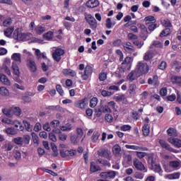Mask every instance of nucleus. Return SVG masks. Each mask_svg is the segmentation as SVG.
Returning <instances> with one entry per match:
<instances>
[{
	"label": "nucleus",
	"instance_id": "obj_4",
	"mask_svg": "<svg viewBox=\"0 0 181 181\" xmlns=\"http://www.w3.org/2000/svg\"><path fill=\"white\" fill-rule=\"evenodd\" d=\"M180 168V161L179 160H172L170 161L168 165H165L164 167V169L167 173H169L170 172H172V169L173 170H177Z\"/></svg>",
	"mask_w": 181,
	"mask_h": 181
},
{
	"label": "nucleus",
	"instance_id": "obj_64",
	"mask_svg": "<svg viewBox=\"0 0 181 181\" xmlns=\"http://www.w3.org/2000/svg\"><path fill=\"white\" fill-rule=\"evenodd\" d=\"M122 63L123 64H131L132 66V58L127 57Z\"/></svg>",
	"mask_w": 181,
	"mask_h": 181
},
{
	"label": "nucleus",
	"instance_id": "obj_63",
	"mask_svg": "<svg viewBox=\"0 0 181 181\" xmlns=\"http://www.w3.org/2000/svg\"><path fill=\"white\" fill-rule=\"evenodd\" d=\"M6 132L8 134V135H15V134H16V132L15 131V129L11 128V127H8L6 129Z\"/></svg>",
	"mask_w": 181,
	"mask_h": 181
},
{
	"label": "nucleus",
	"instance_id": "obj_21",
	"mask_svg": "<svg viewBox=\"0 0 181 181\" xmlns=\"http://www.w3.org/2000/svg\"><path fill=\"white\" fill-rule=\"evenodd\" d=\"M132 66V65L131 64L122 63V66L119 68V71L120 73H126V71H129V70H131Z\"/></svg>",
	"mask_w": 181,
	"mask_h": 181
},
{
	"label": "nucleus",
	"instance_id": "obj_35",
	"mask_svg": "<svg viewBox=\"0 0 181 181\" xmlns=\"http://www.w3.org/2000/svg\"><path fill=\"white\" fill-rule=\"evenodd\" d=\"M12 142L18 145V146H22L23 145V137H16L13 139Z\"/></svg>",
	"mask_w": 181,
	"mask_h": 181
},
{
	"label": "nucleus",
	"instance_id": "obj_44",
	"mask_svg": "<svg viewBox=\"0 0 181 181\" xmlns=\"http://www.w3.org/2000/svg\"><path fill=\"white\" fill-rule=\"evenodd\" d=\"M170 35V28H165L160 33V37H165Z\"/></svg>",
	"mask_w": 181,
	"mask_h": 181
},
{
	"label": "nucleus",
	"instance_id": "obj_51",
	"mask_svg": "<svg viewBox=\"0 0 181 181\" xmlns=\"http://www.w3.org/2000/svg\"><path fill=\"white\" fill-rule=\"evenodd\" d=\"M12 60H14L15 62H19L21 63V54L19 53H14L11 56Z\"/></svg>",
	"mask_w": 181,
	"mask_h": 181
},
{
	"label": "nucleus",
	"instance_id": "obj_1",
	"mask_svg": "<svg viewBox=\"0 0 181 181\" xmlns=\"http://www.w3.org/2000/svg\"><path fill=\"white\" fill-rule=\"evenodd\" d=\"M148 163L151 170H153V172L159 173V175H162L163 171H162L160 165L156 163V160L153 158V153H150L148 155Z\"/></svg>",
	"mask_w": 181,
	"mask_h": 181
},
{
	"label": "nucleus",
	"instance_id": "obj_29",
	"mask_svg": "<svg viewBox=\"0 0 181 181\" xmlns=\"http://www.w3.org/2000/svg\"><path fill=\"white\" fill-rule=\"evenodd\" d=\"M23 124L28 132H32L33 129V126L30 124V122H28V120H23Z\"/></svg>",
	"mask_w": 181,
	"mask_h": 181
},
{
	"label": "nucleus",
	"instance_id": "obj_20",
	"mask_svg": "<svg viewBox=\"0 0 181 181\" xmlns=\"http://www.w3.org/2000/svg\"><path fill=\"white\" fill-rule=\"evenodd\" d=\"M62 73L64 76H70L71 77H76V76H77V73H76L74 70L70 69H64Z\"/></svg>",
	"mask_w": 181,
	"mask_h": 181
},
{
	"label": "nucleus",
	"instance_id": "obj_53",
	"mask_svg": "<svg viewBox=\"0 0 181 181\" xmlns=\"http://www.w3.org/2000/svg\"><path fill=\"white\" fill-rule=\"evenodd\" d=\"M4 146V149H6V151H8L13 148V144H12V143L9 141L6 142Z\"/></svg>",
	"mask_w": 181,
	"mask_h": 181
},
{
	"label": "nucleus",
	"instance_id": "obj_8",
	"mask_svg": "<svg viewBox=\"0 0 181 181\" xmlns=\"http://www.w3.org/2000/svg\"><path fill=\"white\" fill-rule=\"evenodd\" d=\"M114 107H115V102L110 101L103 107V112H104V114L112 112L111 109L114 108Z\"/></svg>",
	"mask_w": 181,
	"mask_h": 181
},
{
	"label": "nucleus",
	"instance_id": "obj_11",
	"mask_svg": "<svg viewBox=\"0 0 181 181\" xmlns=\"http://www.w3.org/2000/svg\"><path fill=\"white\" fill-rule=\"evenodd\" d=\"M138 77H141V74H139L137 71H132L127 76V80H129V81H134L136 80Z\"/></svg>",
	"mask_w": 181,
	"mask_h": 181
},
{
	"label": "nucleus",
	"instance_id": "obj_42",
	"mask_svg": "<svg viewBox=\"0 0 181 181\" xmlns=\"http://www.w3.org/2000/svg\"><path fill=\"white\" fill-rule=\"evenodd\" d=\"M12 111L16 117H20L21 114H22V110L19 107H12Z\"/></svg>",
	"mask_w": 181,
	"mask_h": 181
},
{
	"label": "nucleus",
	"instance_id": "obj_43",
	"mask_svg": "<svg viewBox=\"0 0 181 181\" xmlns=\"http://www.w3.org/2000/svg\"><path fill=\"white\" fill-rule=\"evenodd\" d=\"M167 134H168L170 136H177V132H176V129L173 128H169L167 130Z\"/></svg>",
	"mask_w": 181,
	"mask_h": 181
},
{
	"label": "nucleus",
	"instance_id": "obj_7",
	"mask_svg": "<svg viewBox=\"0 0 181 181\" xmlns=\"http://www.w3.org/2000/svg\"><path fill=\"white\" fill-rule=\"evenodd\" d=\"M4 19H5V17H4L2 14H0V23H2V25L4 26V28H8L12 25L13 21L11 18H7L5 20Z\"/></svg>",
	"mask_w": 181,
	"mask_h": 181
},
{
	"label": "nucleus",
	"instance_id": "obj_49",
	"mask_svg": "<svg viewBox=\"0 0 181 181\" xmlns=\"http://www.w3.org/2000/svg\"><path fill=\"white\" fill-rule=\"evenodd\" d=\"M88 23V25H90V28L93 29V30H95L97 29V20L95 19L89 21V23Z\"/></svg>",
	"mask_w": 181,
	"mask_h": 181
},
{
	"label": "nucleus",
	"instance_id": "obj_47",
	"mask_svg": "<svg viewBox=\"0 0 181 181\" xmlns=\"http://www.w3.org/2000/svg\"><path fill=\"white\" fill-rule=\"evenodd\" d=\"M114 25H115V23H112V22L111 21V18H108L106 19L105 27L107 28V29H111V28H112Z\"/></svg>",
	"mask_w": 181,
	"mask_h": 181
},
{
	"label": "nucleus",
	"instance_id": "obj_59",
	"mask_svg": "<svg viewBox=\"0 0 181 181\" xmlns=\"http://www.w3.org/2000/svg\"><path fill=\"white\" fill-rule=\"evenodd\" d=\"M99 80L100 81H105V80H107V73L101 72L99 74Z\"/></svg>",
	"mask_w": 181,
	"mask_h": 181
},
{
	"label": "nucleus",
	"instance_id": "obj_41",
	"mask_svg": "<svg viewBox=\"0 0 181 181\" xmlns=\"http://www.w3.org/2000/svg\"><path fill=\"white\" fill-rule=\"evenodd\" d=\"M14 28L13 27H10L8 28H6V30H4V35L7 37H11L12 36V33H13Z\"/></svg>",
	"mask_w": 181,
	"mask_h": 181
},
{
	"label": "nucleus",
	"instance_id": "obj_24",
	"mask_svg": "<svg viewBox=\"0 0 181 181\" xmlns=\"http://www.w3.org/2000/svg\"><path fill=\"white\" fill-rule=\"evenodd\" d=\"M153 56H155V52L152 50H148L147 52L145 53L144 59L146 62H149V60H151V59H152Z\"/></svg>",
	"mask_w": 181,
	"mask_h": 181
},
{
	"label": "nucleus",
	"instance_id": "obj_33",
	"mask_svg": "<svg viewBox=\"0 0 181 181\" xmlns=\"http://www.w3.org/2000/svg\"><path fill=\"white\" fill-rule=\"evenodd\" d=\"M173 69H175L177 73L180 71L181 69V62L177 61H174L172 64Z\"/></svg>",
	"mask_w": 181,
	"mask_h": 181
},
{
	"label": "nucleus",
	"instance_id": "obj_9",
	"mask_svg": "<svg viewBox=\"0 0 181 181\" xmlns=\"http://www.w3.org/2000/svg\"><path fill=\"white\" fill-rule=\"evenodd\" d=\"M92 73H93V68L90 65L86 66L85 68L84 73L81 76L83 80H88V77H90Z\"/></svg>",
	"mask_w": 181,
	"mask_h": 181
},
{
	"label": "nucleus",
	"instance_id": "obj_3",
	"mask_svg": "<svg viewBox=\"0 0 181 181\" xmlns=\"http://www.w3.org/2000/svg\"><path fill=\"white\" fill-rule=\"evenodd\" d=\"M137 72L140 76L148 74L149 72V66L147 63L139 62L136 65Z\"/></svg>",
	"mask_w": 181,
	"mask_h": 181
},
{
	"label": "nucleus",
	"instance_id": "obj_60",
	"mask_svg": "<svg viewBox=\"0 0 181 181\" xmlns=\"http://www.w3.org/2000/svg\"><path fill=\"white\" fill-rule=\"evenodd\" d=\"M132 128V127H131V125L124 124L120 127V129H121V131L127 132V131H131Z\"/></svg>",
	"mask_w": 181,
	"mask_h": 181
},
{
	"label": "nucleus",
	"instance_id": "obj_2",
	"mask_svg": "<svg viewBox=\"0 0 181 181\" xmlns=\"http://www.w3.org/2000/svg\"><path fill=\"white\" fill-rule=\"evenodd\" d=\"M32 36V33H23L19 32V28H17L14 31V38L17 39L19 42H26V40H29Z\"/></svg>",
	"mask_w": 181,
	"mask_h": 181
},
{
	"label": "nucleus",
	"instance_id": "obj_55",
	"mask_svg": "<svg viewBox=\"0 0 181 181\" xmlns=\"http://www.w3.org/2000/svg\"><path fill=\"white\" fill-rule=\"evenodd\" d=\"M60 154L62 158H66L69 156V150L67 149H60Z\"/></svg>",
	"mask_w": 181,
	"mask_h": 181
},
{
	"label": "nucleus",
	"instance_id": "obj_34",
	"mask_svg": "<svg viewBox=\"0 0 181 181\" xmlns=\"http://www.w3.org/2000/svg\"><path fill=\"white\" fill-rule=\"evenodd\" d=\"M100 169L101 168H100V166L95 165V163H94V162L90 163V170L93 173H94L95 172H98V170H100Z\"/></svg>",
	"mask_w": 181,
	"mask_h": 181
},
{
	"label": "nucleus",
	"instance_id": "obj_61",
	"mask_svg": "<svg viewBox=\"0 0 181 181\" xmlns=\"http://www.w3.org/2000/svg\"><path fill=\"white\" fill-rule=\"evenodd\" d=\"M124 50L125 52H127V53L132 54L134 53V52H135V48L134 47V46L124 47Z\"/></svg>",
	"mask_w": 181,
	"mask_h": 181
},
{
	"label": "nucleus",
	"instance_id": "obj_58",
	"mask_svg": "<svg viewBox=\"0 0 181 181\" xmlns=\"http://www.w3.org/2000/svg\"><path fill=\"white\" fill-rule=\"evenodd\" d=\"M31 136L33 138L34 144H39V136H37V134H36V133L32 132Z\"/></svg>",
	"mask_w": 181,
	"mask_h": 181
},
{
	"label": "nucleus",
	"instance_id": "obj_32",
	"mask_svg": "<svg viewBox=\"0 0 181 181\" xmlns=\"http://www.w3.org/2000/svg\"><path fill=\"white\" fill-rule=\"evenodd\" d=\"M99 156L106 158V159L110 158V153H108V151L105 149H102L98 151Z\"/></svg>",
	"mask_w": 181,
	"mask_h": 181
},
{
	"label": "nucleus",
	"instance_id": "obj_6",
	"mask_svg": "<svg viewBox=\"0 0 181 181\" xmlns=\"http://www.w3.org/2000/svg\"><path fill=\"white\" fill-rule=\"evenodd\" d=\"M128 39H129L130 40H134V45H135V46H144V42L139 41L136 35L129 33Z\"/></svg>",
	"mask_w": 181,
	"mask_h": 181
},
{
	"label": "nucleus",
	"instance_id": "obj_45",
	"mask_svg": "<svg viewBox=\"0 0 181 181\" xmlns=\"http://www.w3.org/2000/svg\"><path fill=\"white\" fill-rule=\"evenodd\" d=\"M105 120L106 121V122L112 124V122H114V117H112V115L111 114H106L105 115Z\"/></svg>",
	"mask_w": 181,
	"mask_h": 181
},
{
	"label": "nucleus",
	"instance_id": "obj_52",
	"mask_svg": "<svg viewBox=\"0 0 181 181\" xmlns=\"http://www.w3.org/2000/svg\"><path fill=\"white\" fill-rule=\"evenodd\" d=\"M100 132H95L93 134V136L91 137L92 142H95L96 141H98V139L100 138Z\"/></svg>",
	"mask_w": 181,
	"mask_h": 181
},
{
	"label": "nucleus",
	"instance_id": "obj_28",
	"mask_svg": "<svg viewBox=\"0 0 181 181\" xmlns=\"http://www.w3.org/2000/svg\"><path fill=\"white\" fill-rule=\"evenodd\" d=\"M132 162V156L131 155H124V159H123V165L125 166H127V165H129Z\"/></svg>",
	"mask_w": 181,
	"mask_h": 181
},
{
	"label": "nucleus",
	"instance_id": "obj_10",
	"mask_svg": "<svg viewBox=\"0 0 181 181\" xmlns=\"http://www.w3.org/2000/svg\"><path fill=\"white\" fill-rule=\"evenodd\" d=\"M117 175V173L115 171H107L105 173H100V177L104 179H114Z\"/></svg>",
	"mask_w": 181,
	"mask_h": 181
},
{
	"label": "nucleus",
	"instance_id": "obj_16",
	"mask_svg": "<svg viewBox=\"0 0 181 181\" xmlns=\"http://www.w3.org/2000/svg\"><path fill=\"white\" fill-rule=\"evenodd\" d=\"M86 98L79 100L76 101L74 104L76 108H80L81 110H84L86 108L87 103H86Z\"/></svg>",
	"mask_w": 181,
	"mask_h": 181
},
{
	"label": "nucleus",
	"instance_id": "obj_46",
	"mask_svg": "<svg viewBox=\"0 0 181 181\" xmlns=\"http://www.w3.org/2000/svg\"><path fill=\"white\" fill-rule=\"evenodd\" d=\"M97 104H98V98H93L90 101V107L94 108L97 107Z\"/></svg>",
	"mask_w": 181,
	"mask_h": 181
},
{
	"label": "nucleus",
	"instance_id": "obj_14",
	"mask_svg": "<svg viewBox=\"0 0 181 181\" xmlns=\"http://www.w3.org/2000/svg\"><path fill=\"white\" fill-rule=\"evenodd\" d=\"M125 148L127 149H132V151H148L146 147H142L141 146H136V145H125Z\"/></svg>",
	"mask_w": 181,
	"mask_h": 181
},
{
	"label": "nucleus",
	"instance_id": "obj_18",
	"mask_svg": "<svg viewBox=\"0 0 181 181\" xmlns=\"http://www.w3.org/2000/svg\"><path fill=\"white\" fill-rule=\"evenodd\" d=\"M34 32L36 35H43L46 32V27L38 25L34 28Z\"/></svg>",
	"mask_w": 181,
	"mask_h": 181
},
{
	"label": "nucleus",
	"instance_id": "obj_62",
	"mask_svg": "<svg viewBox=\"0 0 181 181\" xmlns=\"http://www.w3.org/2000/svg\"><path fill=\"white\" fill-rule=\"evenodd\" d=\"M34 131L35 132H39L40 131H42V124L39 122H37L34 126Z\"/></svg>",
	"mask_w": 181,
	"mask_h": 181
},
{
	"label": "nucleus",
	"instance_id": "obj_31",
	"mask_svg": "<svg viewBox=\"0 0 181 181\" xmlns=\"http://www.w3.org/2000/svg\"><path fill=\"white\" fill-rule=\"evenodd\" d=\"M0 94L1 95H3V97H9V90H8L5 86H2L0 88Z\"/></svg>",
	"mask_w": 181,
	"mask_h": 181
},
{
	"label": "nucleus",
	"instance_id": "obj_48",
	"mask_svg": "<svg viewBox=\"0 0 181 181\" xmlns=\"http://www.w3.org/2000/svg\"><path fill=\"white\" fill-rule=\"evenodd\" d=\"M30 143V136L28 134H25L23 137V144L25 145H29Z\"/></svg>",
	"mask_w": 181,
	"mask_h": 181
},
{
	"label": "nucleus",
	"instance_id": "obj_26",
	"mask_svg": "<svg viewBox=\"0 0 181 181\" xmlns=\"http://www.w3.org/2000/svg\"><path fill=\"white\" fill-rule=\"evenodd\" d=\"M112 152L115 156H119L122 152L121 146L118 144L115 145L112 148Z\"/></svg>",
	"mask_w": 181,
	"mask_h": 181
},
{
	"label": "nucleus",
	"instance_id": "obj_39",
	"mask_svg": "<svg viewBox=\"0 0 181 181\" xmlns=\"http://www.w3.org/2000/svg\"><path fill=\"white\" fill-rule=\"evenodd\" d=\"M170 80L173 84H181V76H173Z\"/></svg>",
	"mask_w": 181,
	"mask_h": 181
},
{
	"label": "nucleus",
	"instance_id": "obj_13",
	"mask_svg": "<svg viewBox=\"0 0 181 181\" xmlns=\"http://www.w3.org/2000/svg\"><path fill=\"white\" fill-rule=\"evenodd\" d=\"M168 141L175 146V148H181V140L176 138H169L168 139Z\"/></svg>",
	"mask_w": 181,
	"mask_h": 181
},
{
	"label": "nucleus",
	"instance_id": "obj_30",
	"mask_svg": "<svg viewBox=\"0 0 181 181\" xmlns=\"http://www.w3.org/2000/svg\"><path fill=\"white\" fill-rule=\"evenodd\" d=\"M144 21L146 22V25H149L151 23H155L156 22V19L153 16H148L144 18Z\"/></svg>",
	"mask_w": 181,
	"mask_h": 181
},
{
	"label": "nucleus",
	"instance_id": "obj_38",
	"mask_svg": "<svg viewBox=\"0 0 181 181\" xmlns=\"http://www.w3.org/2000/svg\"><path fill=\"white\" fill-rule=\"evenodd\" d=\"M43 36L44 39H46V40H53V37H54V34L52 31H49L47 33H45Z\"/></svg>",
	"mask_w": 181,
	"mask_h": 181
},
{
	"label": "nucleus",
	"instance_id": "obj_17",
	"mask_svg": "<svg viewBox=\"0 0 181 181\" xmlns=\"http://www.w3.org/2000/svg\"><path fill=\"white\" fill-rule=\"evenodd\" d=\"M159 144L162 148L164 149H166L167 151H169V152H175V149L170 146L166 141L163 140H160Z\"/></svg>",
	"mask_w": 181,
	"mask_h": 181
},
{
	"label": "nucleus",
	"instance_id": "obj_57",
	"mask_svg": "<svg viewBox=\"0 0 181 181\" xmlns=\"http://www.w3.org/2000/svg\"><path fill=\"white\" fill-rule=\"evenodd\" d=\"M62 108L60 105H52V106H48L46 107V110H49L51 111H59Z\"/></svg>",
	"mask_w": 181,
	"mask_h": 181
},
{
	"label": "nucleus",
	"instance_id": "obj_5",
	"mask_svg": "<svg viewBox=\"0 0 181 181\" xmlns=\"http://www.w3.org/2000/svg\"><path fill=\"white\" fill-rule=\"evenodd\" d=\"M64 54V49L58 48L52 53V57L55 62H60L62 60V56Z\"/></svg>",
	"mask_w": 181,
	"mask_h": 181
},
{
	"label": "nucleus",
	"instance_id": "obj_25",
	"mask_svg": "<svg viewBox=\"0 0 181 181\" xmlns=\"http://www.w3.org/2000/svg\"><path fill=\"white\" fill-rule=\"evenodd\" d=\"M179 177H180V173H173L165 176V179H169V180H174Z\"/></svg>",
	"mask_w": 181,
	"mask_h": 181
},
{
	"label": "nucleus",
	"instance_id": "obj_36",
	"mask_svg": "<svg viewBox=\"0 0 181 181\" xmlns=\"http://www.w3.org/2000/svg\"><path fill=\"white\" fill-rule=\"evenodd\" d=\"M12 111V107H5L2 109V112L6 115V117H8V118H11L12 117V113L11 112Z\"/></svg>",
	"mask_w": 181,
	"mask_h": 181
},
{
	"label": "nucleus",
	"instance_id": "obj_50",
	"mask_svg": "<svg viewBox=\"0 0 181 181\" xmlns=\"http://www.w3.org/2000/svg\"><path fill=\"white\" fill-rule=\"evenodd\" d=\"M58 132L59 133V139H60V141L64 142V141L67 140V134L62 133V132H60V129H58Z\"/></svg>",
	"mask_w": 181,
	"mask_h": 181
},
{
	"label": "nucleus",
	"instance_id": "obj_12",
	"mask_svg": "<svg viewBox=\"0 0 181 181\" xmlns=\"http://www.w3.org/2000/svg\"><path fill=\"white\" fill-rule=\"evenodd\" d=\"M133 163L134 166L136 169H138V170H145V165H144V163H142L138 158H134Z\"/></svg>",
	"mask_w": 181,
	"mask_h": 181
},
{
	"label": "nucleus",
	"instance_id": "obj_23",
	"mask_svg": "<svg viewBox=\"0 0 181 181\" xmlns=\"http://www.w3.org/2000/svg\"><path fill=\"white\" fill-rule=\"evenodd\" d=\"M73 129V125L70 123H66L63 126H60V130L63 131L64 132H70Z\"/></svg>",
	"mask_w": 181,
	"mask_h": 181
},
{
	"label": "nucleus",
	"instance_id": "obj_19",
	"mask_svg": "<svg viewBox=\"0 0 181 181\" xmlns=\"http://www.w3.org/2000/svg\"><path fill=\"white\" fill-rule=\"evenodd\" d=\"M100 5L98 0H89L86 2V6L88 8H97Z\"/></svg>",
	"mask_w": 181,
	"mask_h": 181
},
{
	"label": "nucleus",
	"instance_id": "obj_56",
	"mask_svg": "<svg viewBox=\"0 0 181 181\" xmlns=\"http://www.w3.org/2000/svg\"><path fill=\"white\" fill-rule=\"evenodd\" d=\"M136 156L137 158H139V159H142L144 158H145V156H148V153H146V152H139V151H136Z\"/></svg>",
	"mask_w": 181,
	"mask_h": 181
},
{
	"label": "nucleus",
	"instance_id": "obj_40",
	"mask_svg": "<svg viewBox=\"0 0 181 181\" xmlns=\"http://www.w3.org/2000/svg\"><path fill=\"white\" fill-rule=\"evenodd\" d=\"M128 91L129 94H132V95L136 94V85L134 83L130 84L129 86Z\"/></svg>",
	"mask_w": 181,
	"mask_h": 181
},
{
	"label": "nucleus",
	"instance_id": "obj_54",
	"mask_svg": "<svg viewBox=\"0 0 181 181\" xmlns=\"http://www.w3.org/2000/svg\"><path fill=\"white\" fill-rule=\"evenodd\" d=\"M161 23L165 28H172V23L169 20H163Z\"/></svg>",
	"mask_w": 181,
	"mask_h": 181
},
{
	"label": "nucleus",
	"instance_id": "obj_37",
	"mask_svg": "<svg viewBox=\"0 0 181 181\" xmlns=\"http://www.w3.org/2000/svg\"><path fill=\"white\" fill-rule=\"evenodd\" d=\"M12 69L16 76H20L21 72L19 71V66H18V64H16V62L12 63Z\"/></svg>",
	"mask_w": 181,
	"mask_h": 181
},
{
	"label": "nucleus",
	"instance_id": "obj_27",
	"mask_svg": "<svg viewBox=\"0 0 181 181\" xmlns=\"http://www.w3.org/2000/svg\"><path fill=\"white\" fill-rule=\"evenodd\" d=\"M143 135L144 136H148L151 133L150 127L148 124H144L142 128Z\"/></svg>",
	"mask_w": 181,
	"mask_h": 181
},
{
	"label": "nucleus",
	"instance_id": "obj_22",
	"mask_svg": "<svg viewBox=\"0 0 181 181\" xmlns=\"http://www.w3.org/2000/svg\"><path fill=\"white\" fill-rule=\"evenodd\" d=\"M0 81L5 86H11V81L4 74H0Z\"/></svg>",
	"mask_w": 181,
	"mask_h": 181
},
{
	"label": "nucleus",
	"instance_id": "obj_15",
	"mask_svg": "<svg viewBox=\"0 0 181 181\" xmlns=\"http://www.w3.org/2000/svg\"><path fill=\"white\" fill-rule=\"evenodd\" d=\"M28 67L30 69L32 73H35L37 70V66H36V62L32 59H29L27 63Z\"/></svg>",
	"mask_w": 181,
	"mask_h": 181
}]
</instances>
